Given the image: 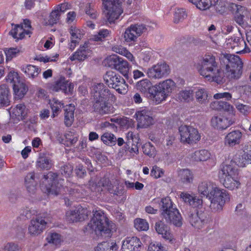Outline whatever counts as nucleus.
Returning a JSON list of instances; mask_svg holds the SVG:
<instances>
[{
	"label": "nucleus",
	"mask_w": 251,
	"mask_h": 251,
	"mask_svg": "<svg viewBox=\"0 0 251 251\" xmlns=\"http://www.w3.org/2000/svg\"><path fill=\"white\" fill-rule=\"evenodd\" d=\"M65 140L61 137L59 132L56 133V138L59 143L64 144L67 146L75 144L78 139V135L74 132L69 131L65 134Z\"/></svg>",
	"instance_id": "nucleus-33"
},
{
	"label": "nucleus",
	"mask_w": 251,
	"mask_h": 251,
	"mask_svg": "<svg viewBox=\"0 0 251 251\" xmlns=\"http://www.w3.org/2000/svg\"><path fill=\"white\" fill-rule=\"evenodd\" d=\"M181 181L185 184L192 183L194 178L193 173L189 169H181L178 172Z\"/></svg>",
	"instance_id": "nucleus-46"
},
{
	"label": "nucleus",
	"mask_w": 251,
	"mask_h": 251,
	"mask_svg": "<svg viewBox=\"0 0 251 251\" xmlns=\"http://www.w3.org/2000/svg\"><path fill=\"white\" fill-rule=\"evenodd\" d=\"M112 50L117 53L126 57L132 64L136 66L138 65L135 58L126 48L121 46L116 45L112 47Z\"/></svg>",
	"instance_id": "nucleus-37"
},
{
	"label": "nucleus",
	"mask_w": 251,
	"mask_h": 251,
	"mask_svg": "<svg viewBox=\"0 0 251 251\" xmlns=\"http://www.w3.org/2000/svg\"><path fill=\"white\" fill-rule=\"evenodd\" d=\"M160 205L162 210V215L164 218H170V213L173 212L175 210H177L176 207H174L173 202L169 197L161 199Z\"/></svg>",
	"instance_id": "nucleus-32"
},
{
	"label": "nucleus",
	"mask_w": 251,
	"mask_h": 251,
	"mask_svg": "<svg viewBox=\"0 0 251 251\" xmlns=\"http://www.w3.org/2000/svg\"><path fill=\"white\" fill-rule=\"evenodd\" d=\"M75 110V107L73 104L67 105L65 109L64 123L67 126H71L74 122Z\"/></svg>",
	"instance_id": "nucleus-41"
},
{
	"label": "nucleus",
	"mask_w": 251,
	"mask_h": 251,
	"mask_svg": "<svg viewBox=\"0 0 251 251\" xmlns=\"http://www.w3.org/2000/svg\"><path fill=\"white\" fill-rule=\"evenodd\" d=\"M21 70L29 78L32 79L37 77L41 72L38 67L32 65L23 66Z\"/></svg>",
	"instance_id": "nucleus-42"
},
{
	"label": "nucleus",
	"mask_w": 251,
	"mask_h": 251,
	"mask_svg": "<svg viewBox=\"0 0 251 251\" xmlns=\"http://www.w3.org/2000/svg\"><path fill=\"white\" fill-rule=\"evenodd\" d=\"M49 222L45 218L37 217L32 219L28 227V233L32 236H38L46 229Z\"/></svg>",
	"instance_id": "nucleus-18"
},
{
	"label": "nucleus",
	"mask_w": 251,
	"mask_h": 251,
	"mask_svg": "<svg viewBox=\"0 0 251 251\" xmlns=\"http://www.w3.org/2000/svg\"><path fill=\"white\" fill-rule=\"evenodd\" d=\"M11 112L18 119H23L26 115L27 109L24 104L20 103L12 108Z\"/></svg>",
	"instance_id": "nucleus-49"
},
{
	"label": "nucleus",
	"mask_w": 251,
	"mask_h": 251,
	"mask_svg": "<svg viewBox=\"0 0 251 251\" xmlns=\"http://www.w3.org/2000/svg\"><path fill=\"white\" fill-rule=\"evenodd\" d=\"M233 162L240 167H244L251 163V145L245 144L241 150L238 151L233 158Z\"/></svg>",
	"instance_id": "nucleus-16"
},
{
	"label": "nucleus",
	"mask_w": 251,
	"mask_h": 251,
	"mask_svg": "<svg viewBox=\"0 0 251 251\" xmlns=\"http://www.w3.org/2000/svg\"><path fill=\"white\" fill-rule=\"evenodd\" d=\"M180 198L182 201L193 208L201 209L203 208L202 200L195 194L182 192L180 194Z\"/></svg>",
	"instance_id": "nucleus-21"
},
{
	"label": "nucleus",
	"mask_w": 251,
	"mask_h": 251,
	"mask_svg": "<svg viewBox=\"0 0 251 251\" xmlns=\"http://www.w3.org/2000/svg\"><path fill=\"white\" fill-rule=\"evenodd\" d=\"M199 210L196 214H192L189 219L192 226L198 230L203 228L207 223L206 216L203 208Z\"/></svg>",
	"instance_id": "nucleus-23"
},
{
	"label": "nucleus",
	"mask_w": 251,
	"mask_h": 251,
	"mask_svg": "<svg viewBox=\"0 0 251 251\" xmlns=\"http://www.w3.org/2000/svg\"><path fill=\"white\" fill-rule=\"evenodd\" d=\"M237 110L244 116H247L251 112V106L240 103L235 104Z\"/></svg>",
	"instance_id": "nucleus-61"
},
{
	"label": "nucleus",
	"mask_w": 251,
	"mask_h": 251,
	"mask_svg": "<svg viewBox=\"0 0 251 251\" xmlns=\"http://www.w3.org/2000/svg\"><path fill=\"white\" fill-rule=\"evenodd\" d=\"M231 6L230 11L233 13L236 23L240 25H244V18L248 14L246 7L233 3Z\"/></svg>",
	"instance_id": "nucleus-24"
},
{
	"label": "nucleus",
	"mask_w": 251,
	"mask_h": 251,
	"mask_svg": "<svg viewBox=\"0 0 251 251\" xmlns=\"http://www.w3.org/2000/svg\"><path fill=\"white\" fill-rule=\"evenodd\" d=\"M226 66V75L230 78H239L242 73L243 63L238 56L230 54Z\"/></svg>",
	"instance_id": "nucleus-12"
},
{
	"label": "nucleus",
	"mask_w": 251,
	"mask_h": 251,
	"mask_svg": "<svg viewBox=\"0 0 251 251\" xmlns=\"http://www.w3.org/2000/svg\"><path fill=\"white\" fill-rule=\"evenodd\" d=\"M134 223V227L138 231H147L149 228V225L145 219L137 218Z\"/></svg>",
	"instance_id": "nucleus-57"
},
{
	"label": "nucleus",
	"mask_w": 251,
	"mask_h": 251,
	"mask_svg": "<svg viewBox=\"0 0 251 251\" xmlns=\"http://www.w3.org/2000/svg\"><path fill=\"white\" fill-rule=\"evenodd\" d=\"M155 228L156 232L162 235V237L172 244L176 242V239L171 233L169 228L161 221L155 224Z\"/></svg>",
	"instance_id": "nucleus-30"
},
{
	"label": "nucleus",
	"mask_w": 251,
	"mask_h": 251,
	"mask_svg": "<svg viewBox=\"0 0 251 251\" xmlns=\"http://www.w3.org/2000/svg\"><path fill=\"white\" fill-rule=\"evenodd\" d=\"M101 183L103 187L107 189L111 193H113L115 195H118V190L117 187V182H114L113 184L109 179L103 178L101 180Z\"/></svg>",
	"instance_id": "nucleus-55"
},
{
	"label": "nucleus",
	"mask_w": 251,
	"mask_h": 251,
	"mask_svg": "<svg viewBox=\"0 0 251 251\" xmlns=\"http://www.w3.org/2000/svg\"><path fill=\"white\" fill-rule=\"evenodd\" d=\"M198 70L200 74L208 81L220 84L225 81L224 73L218 66L215 57L210 53L202 57Z\"/></svg>",
	"instance_id": "nucleus-2"
},
{
	"label": "nucleus",
	"mask_w": 251,
	"mask_h": 251,
	"mask_svg": "<svg viewBox=\"0 0 251 251\" xmlns=\"http://www.w3.org/2000/svg\"><path fill=\"white\" fill-rule=\"evenodd\" d=\"M63 181L62 179H57V174L50 172L44 176L41 189L43 192L48 195L57 196L59 194H63L66 192V189L70 194H74L75 190L73 188L75 187V184L69 183V184L64 188L62 185Z\"/></svg>",
	"instance_id": "nucleus-3"
},
{
	"label": "nucleus",
	"mask_w": 251,
	"mask_h": 251,
	"mask_svg": "<svg viewBox=\"0 0 251 251\" xmlns=\"http://www.w3.org/2000/svg\"><path fill=\"white\" fill-rule=\"evenodd\" d=\"M37 166L44 170L50 169L52 165L51 160L46 156H40L37 161Z\"/></svg>",
	"instance_id": "nucleus-52"
},
{
	"label": "nucleus",
	"mask_w": 251,
	"mask_h": 251,
	"mask_svg": "<svg viewBox=\"0 0 251 251\" xmlns=\"http://www.w3.org/2000/svg\"><path fill=\"white\" fill-rule=\"evenodd\" d=\"M25 186L30 194H34L36 190L37 182L35 180L33 172L28 174L25 179Z\"/></svg>",
	"instance_id": "nucleus-39"
},
{
	"label": "nucleus",
	"mask_w": 251,
	"mask_h": 251,
	"mask_svg": "<svg viewBox=\"0 0 251 251\" xmlns=\"http://www.w3.org/2000/svg\"><path fill=\"white\" fill-rule=\"evenodd\" d=\"M170 72V69L165 62L157 63L149 68L146 71L147 76L151 79H161L167 76Z\"/></svg>",
	"instance_id": "nucleus-15"
},
{
	"label": "nucleus",
	"mask_w": 251,
	"mask_h": 251,
	"mask_svg": "<svg viewBox=\"0 0 251 251\" xmlns=\"http://www.w3.org/2000/svg\"><path fill=\"white\" fill-rule=\"evenodd\" d=\"M121 58L116 54H112L106 57L104 63L106 65L115 69Z\"/></svg>",
	"instance_id": "nucleus-56"
},
{
	"label": "nucleus",
	"mask_w": 251,
	"mask_h": 251,
	"mask_svg": "<svg viewBox=\"0 0 251 251\" xmlns=\"http://www.w3.org/2000/svg\"><path fill=\"white\" fill-rule=\"evenodd\" d=\"M220 182L230 190H237L240 188L241 182L237 169L230 165H224L219 172Z\"/></svg>",
	"instance_id": "nucleus-5"
},
{
	"label": "nucleus",
	"mask_w": 251,
	"mask_h": 251,
	"mask_svg": "<svg viewBox=\"0 0 251 251\" xmlns=\"http://www.w3.org/2000/svg\"><path fill=\"white\" fill-rule=\"evenodd\" d=\"M59 55L57 53H55L53 55H39L37 56L35 58V60L39 61L40 62H43L44 63H47L49 62H55L56 61V59L58 58Z\"/></svg>",
	"instance_id": "nucleus-59"
},
{
	"label": "nucleus",
	"mask_w": 251,
	"mask_h": 251,
	"mask_svg": "<svg viewBox=\"0 0 251 251\" xmlns=\"http://www.w3.org/2000/svg\"><path fill=\"white\" fill-rule=\"evenodd\" d=\"M210 108L216 111L227 112L229 115L234 116L235 110L228 102L224 101H214L211 102Z\"/></svg>",
	"instance_id": "nucleus-28"
},
{
	"label": "nucleus",
	"mask_w": 251,
	"mask_h": 251,
	"mask_svg": "<svg viewBox=\"0 0 251 251\" xmlns=\"http://www.w3.org/2000/svg\"><path fill=\"white\" fill-rule=\"evenodd\" d=\"M190 159L196 162H204L212 160L214 164V159L210 151L205 149L195 151L190 155Z\"/></svg>",
	"instance_id": "nucleus-29"
},
{
	"label": "nucleus",
	"mask_w": 251,
	"mask_h": 251,
	"mask_svg": "<svg viewBox=\"0 0 251 251\" xmlns=\"http://www.w3.org/2000/svg\"><path fill=\"white\" fill-rule=\"evenodd\" d=\"M92 54V50L88 44L85 43L75 51L70 57L71 61L78 60L79 61H84L87 58L90 57Z\"/></svg>",
	"instance_id": "nucleus-26"
},
{
	"label": "nucleus",
	"mask_w": 251,
	"mask_h": 251,
	"mask_svg": "<svg viewBox=\"0 0 251 251\" xmlns=\"http://www.w3.org/2000/svg\"><path fill=\"white\" fill-rule=\"evenodd\" d=\"M91 94L93 107L96 112L102 115L114 112L115 109L110 103L113 100L114 96L103 83L94 84L91 87Z\"/></svg>",
	"instance_id": "nucleus-1"
},
{
	"label": "nucleus",
	"mask_w": 251,
	"mask_h": 251,
	"mask_svg": "<svg viewBox=\"0 0 251 251\" xmlns=\"http://www.w3.org/2000/svg\"><path fill=\"white\" fill-rule=\"evenodd\" d=\"M145 30V27L143 25H131L126 29L123 37L126 43L134 42Z\"/></svg>",
	"instance_id": "nucleus-17"
},
{
	"label": "nucleus",
	"mask_w": 251,
	"mask_h": 251,
	"mask_svg": "<svg viewBox=\"0 0 251 251\" xmlns=\"http://www.w3.org/2000/svg\"><path fill=\"white\" fill-rule=\"evenodd\" d=\"M232 3L228 2L226 0H217L213 6L217 13L224 14L228 10H230Z\"/></svg>",
	"instance_id": "nucleus-38"
},
{
	"label": "nucleus",
	"mask_w": 251,
	"mask_h": 251,
	"mask_svg": "<svg viewBox=\"0 0 251 251\" xmlns=\"http://www.w3.org/2000/svg\"><path fill=\"white\" fill-rule=\"evenodd\" d=\"M13 88L15 97L20 99L23 98L27 91V88L25 84L23 82H18L17 84L13 85Z\"/></svg>",
	"instance_id": "nucleus-47"
},
{
	"label": "nucleus",
	"mask_w": 251,
	"mask_h": 251,
	"mask_svg": "<svg viewBox=\"0 0 251 251\" xmlns=\"http://www.w3.org/2000/svg\"><path fill=\"white\" fill-rule=\"evenodd\" d=\"M243 136L242 132L239 130H235L228 133L224 139L225 145L226 146L233 147L239 145Z\"/></svg>",
	"instance_id": "nucleus-27"
},
{
	"label": "nucleus",
	"mask_w": 251,
	"mask_h": 251,
	"mask_svg": "<svg viewBox=\"0 0 251 251\" xmlns=\"http://www.w3.org/2000/svg\"><path fill=\"white\" fill-rule=\"evenodd\" d=\"M178 130L180 142L184 144L193 145L201 140V135L198 130L192 126L181 125Z\"/></svg>",
	"instance_id": "nucleus-9"
},
{
	"label": "nucleus",
	"mask_w": 251,
	"mask_h": 251,
	"mask_svg": "<svg viewBox=\"0 0 251 251\" xmlns=\"http://www.w3.org/2000/svg\"><path fill=\"white\" fill-rule=\"evenodd\" d=\"M118 247L114 242H103L99 244L95 248V251H117Z\"/></svg>",
	"instance_id": "nucleus-45"
},
{
	"label": "nucleus",
	"mask_w": 251,
	"mask_h": 251,
	"mask_svg": "<svg viewBox=\"0 0 251 251\" xmlns=\"http://www.w3.org/2000/svg\"><path fill=\"white\" fill-rule=\"evenodd\" d=\"M137 90L139 91L143 94L149 93L151 97V92L153 89V86L148 79H143L137 82L136 85Z\"/></svg>",
	"instance_id": "nucleus-40"
},
{
	"label": "nucleus",
	"mask_w": 251,
	"mask_h": 251,
	"mask_svg": "<svg viewBox=\"0 0 251 251\" xmlns=\"http://www.w3.org/2000/svg\"><path fill=\"white\" fill-rule=\"evenodd\" d=\"M109 31L106 29H102L98 34L93 35L92 40L94 41H101L104 40L109 34Z\"/></svg>",
	"instance_id": "nucleus-62"
},
{
	"label": "nucleus",
	"mask_w": 251,
	"mask_h": 251,
	"mask_svg": "<svg viewBox=\"0 0 251 251\" xmlns=\"http://www.w3.org/2000/svg\"><path fill=\"white\" fill-rule=\"evenodd\" d=\"M115 69L121 73L125 77H127L129 70V63L123 58H121Z\"/></svg>",
	"instance_id": "nucleus-50"
},
{
	"label": "nucleus",
	"mask_w": 251,
	"mask_h": 251,
	"mask_svg": "<svg viewBox=\"0 0 251 251\" xmlns=\"http://www.w3.org/2000/svg\"><path fill=\"white\" fill-rule=\"evenodd\" d=\"M195 97L196 101L201 105H205L209 102L208 93L206 89L198 87L195 91Z\"/></svg>",
	"instance_id": "nucleus-35"
},
{
	"label": "nucleus",
	"mask_w": 251,
	"mask_h": 251,
	"mask_svg": "<svg viewBox=\"0 0 251 251\" xmlns=\"http://www.w3.org/2000/svg\"><path fill=\"white\" fill-rule=\"evenodd\" d=\"M196 7L201 10L209 9L212 4V0H189Z\"/></svg>",
	"instance_id": "nucleus-54"
},
{
	"label": "nucleus",
	"mask_w": 251,
	"mask_h": 251,
	"mask_svg": "<svg viewBox=\"0 0 251 251\" xmlns=\"http://www.w3.org/2000/svg\"><path fill=\"white\" fill-rule=\"evenodd\" d=\"M170 218H165L167 222L172 223L177 227H180L182 225V219L178 210H175L173 212L171 213Z\"/></svg>",
	"instance_id": "nucleus-48"
},
{
	"label": "nucleus",
	"mask_w": 251,
	"mask_h": 251,
	"mask_svg": "<svg viewBox=\"0 0 251 251\" xmlns=\"http://www.w3.org/2000/svg\"><path fill=\"white\" fill-rule=\"evenodd\" d=\"M224 46L228 50L235 49V52L238 53H246L250 51L246 42L241 37L233 36L227 38Z\"/></svg>",
	"instance_id": "nucleus-13"
},
{
	"label": "nucleus",
	"mask_w": 251,
	"mask_h": 251,
	"mask_svg": "<svg viewBox=\"0 0 251 251\" xmlns=\"http://www.w3.org/2000/svg\"><path fill=\"white\" fill-rule=\"evenodd\" d=\"M194 92L192 89H184L180 91L178 94V98L181 101L189 102L193 100Z\"/></svg>",
	"instance_id": "nucleus-51"
},
{
	"label": "nucleus",
	"mask_w": 251,
	"mask_h": 251,
	"mask_svg": "<svg viewBox=\"0 0 251 251\" xmlns=\"http://www.w3.org/2000/svg\"><path fill=\"white\" fill-rule=\"evenodd\" d=\"M0 251H20V249L18 244L13 242H8L3 246Z\"/></svg>",
	"instance_id": "nucleus-64"
},
{
	"label": "nucleus",
	"mask_w": 251,
	"mask_h": 251,
	"mask_svg": "<svg viewBox=\"0 0 251 251\" xmlns=\"http://www.w3.org/2000/svg\"><path fill=\"white\" fill-rule=\"evenodd\" d=\"M10 95L6 85H0V108L7 106L10 103Z\"/></svg>",
	"instance_id": "nucleus-36"
},
{
	"label": "nucleus",
	"mask_w": 251,
	"mask_h": 251,
	"mask_svg": "<svg viewBox=\"0 0 251 251\" xmlns=\"http://www.w3.org/2000/svg\"><path fill=\"white\" fill-rule=\"evenodd\" d=\"M236 89L241 96L248 97L251 96V86L249 85H239L236 87Z\"/></svg>",
	"instance_id": "nucleus-60"
},
{
	"label": "nucleus",
	"mask_w": 251,
	"mask_h": 251,
	"mask_svg": "<svg viewBox=\"0 0 251 251\" xmlns=\"http://www.w3.org/2000/svg\"><path fill=\"white\" fill-rule=\"evenodd\" d=\"M235 122V118L232 117L221 115H215L211 119V125L215 129L224 130L233 125Z\"/></svg>",
	"instance_id": "nucleus-20"
},
{
	"label": "nucleus",
	"mask_w": 251,
	"mask_h": 251,
	"mask_svg": "<svg viewBox=\"0 0 251 251\" xmlns=\"http://www.w3.org/2000/svg\"><path fill=\"white\" fill-rule=\"evenodd\" d=\"M137 122V127L148 128L155 123V115L149 108L145 107L140 108L135 113Z\"/></svg>",
	"instance_id": "nucleus-11"
},
{
	"label": "nucleus",
	"mask_w": 251,
	"mask_h": 251,
	"mask_svg": "<svg viewBox=\"0 0 251 251\" xmlns=\"http://www.w3.org/2000/svg\"><path fill=\"white\" fill-rule=\"evenodd\" d=\"M104 79L109 87L115 89L119 93L125 94L127 92V84L125 79L116 73L107 72L104 76Z\"/></svg>",
	"instance_id": "nucleus-10"
},
{
	"label": "nucleus",
	"mask_w": 251,
	"mask_h": 251,
	"mask_svg": "<svg viewBox=\"0 0 251 251\" xmlns=\"http://www.w3.org/2000/svg\"><path fill=\"white\" fill-rule=\"evenodd\" d=\"M31 26L30 21L25 19L22 25H15L14 27L10 31V34L16 39H22L25 35L31 34Z\"/></svg>",
	"instance_id": "nucleus-19"
},
{
	"label": "nucleus",
	"mask_w": 251,
	"mask_h": 251,
	"mask_svg": "<svg viewBox=\"0 0 251 251\" xmlns=\"http://www.w3.org/2000/svg\"><path fill=\"white\" fill-rule=\"evenodd\" d=\"M50 108L52 110V117L57 116L61 111L64 103L56 98H53L49 101Z\"/></svg>",
	"instance_id": "nucleus-44"
},
{
	"label": "nucleus",
	"mask_w": 251,
	"mask_h": 251,
	"mask_svg": "<svg viewBox=\"0 0 251 251\" xmlns=\"http://www.w3.org/2000/svg\"><path fill=\"white\" fill-rule=\"evenodd\" d=\"M142 243L137 237H128L123 241L122 251H139Z\"/></svg>",
	"instance_id": "nucleus-25"
},
{
	"label": "nucleus",
	"mask_w": 251,
	"mask_h": 251,
	"mask_svg": "<svg viewBox=\"0 0 251 251\" xmlns=\"http://www.w3.org/2000/svg\"><path fill=\"white\" fill-rule=\"evenodd\" d=\"M216 186V185L212 181L209 180L202 181L198 185V192L200 195L206 197V198L208 199L212 194V191Z\"/></svg>",
	"instance_id": "nucleus-31"
},
{
	"label": "nucleus",
	"mask_w": 251,
	"mask_h": 251,
	"mask_svg": "<svg viewBox=\"0 0 251 251\" xmlns=\"http://www.w3.org/2000/svg\"><path fill=\"white\" fill-rule=\"evenodd\" d=\"M70 32L71 35V40L69 44V48L71 50H73L78 44L83 33L80 29L74 26L71 27Z\"/></svg>",
	"instance_id": "nucleus-34"
},
{
	"label": "nucleus",
	"mask_w": 251,
	"mask_h": 251,
	"mask_svg": "<svg viewBox=\"0 0 251 251\" xmlns=\"http://www.w3.org/2000/svg\"><path fill=\"white\" fill-rule=\"evenodd\" d=\"M104 12L110 23H114L123 12L121 2L119 0H102Z\"/></svg>",
	"instance_id": "nucleus-8"
},
{
	"label": "nucleus",
	"mask_w": 251,
	"mask_h": 251,
	"mask_svg": "<svg viewBox=\"0 0 251 251\" xmlns=\"http://www.w3.org/2000/svg\"><path fill=\"white\" fill-rule=\"evenodd\" d=\"M210 201V208L215 211H220L226 202L230 200L228 193L224 189L216 186L208 199Z\"/></svg>",
	"instance_id": "nucleus-7"
},
{
	"label": "nucleus",
	"mask_w": 251,
	"mask_h": 251,
	"mask_svg": "<svg viewBox=\"0 0 251 251\" xmlns=\"http://www.w3.org/2000/svg\"><path fill=\"white\" fill-rule=\"evenodd\" d=\"M143 152L151 157H154L156 154V151L154 147L150 142L146 143L143 147Z\"/></svg>",
	"instance_id": "nucleus-58"
},
{
	"label": "nucleus",
	"mask_w": 251,
	"mask_h": 251,
	"mask_svg": "<svg viewBox=\"0 0 251 251\" xmlns=\"http://www.w3.org/2000/svg\"><path fill=\"white\" fill-rule=\"evenodd\" d=\"M176 88V83L171 79H167L153 85L151 97L157 104L165 100Z\"/></svg>",
	"instance_id": "nucleus-6"
},
{
	"label": "nucleus",
	"mask_w": 251,
	"mask_h": 251,
	"mask_svg": "<svg viewBox=\"0 0 251 251\" xmlns=\"http://www.w3.org/2000/svg\"><path fill=\"white\" fill-rule=\"evenodd\" d=\"M90 211L78 205L66 213V219L71 223L83 221L87 218Z\"/></svg>",
	"instance_id": "nucleus-14"
},
{
	"label": "nucleus",
	"mask_w": 251,
	"mask_h": 251,
	"mask_svg": "<svg viewBox=\"0 0 251 251\" xmlns=\"http://www.w3.org/2000/svg\"><path fill=\"white\" fill-rule=\"evenodd\" d=\"M46 240L48 243L56 247H59L63 241L62 236L55 232L49 233L46 238Z\"/></svg>",
	"instance_id": "nucleus-43"
},
{
	"label": "nucleus",
	"mask_w": 251,
	"mask_h": 251,
	"mask_svg": "<svg viewBox=\"0 0 251 251\" xmlns=\"http://www.w3.org/2000/svg\"><path fill=\"white\" fill-rule=\"evenodd\" d=\"M101 140L104 144L112 146L116 144L117 138L113 133L105 132L101 135Z\"/></svg>",
	"instance_id": "nucleus-53"
},
{
	"label": "nucleus",
	"mask_w": 251,
	"mask_h": 251,
	"mask_svg": "<svg viewBox=\"0 0 251 251\" xmlns=\"http://www.w3.org/2000/svg\"><path fill=\"white\" fill-rule=\"evenodd\" d=\"M93 216L88 224L87 229L95 232H100L110 236L111 232L116 230V225L110 221L103 211L99 209L93 211Z\"/></svg>",
	"instance_id": "nucleus-4"
},
{
	"label": "nucleus",
	"mask_w": 251,
	"mask_h": 251,
	"mask_svg": "<svg viewBox=\"0 0 251 251\" xmlns=\"http://www.w3.org/2000/svg\"><path fill=\"white\" fill-rule=\"evenodd\" d=\"M74 85L69 82L64 77H60L51 86V89L55 92L61 91L68 95H72L73 93Z\"/></svg>",
	"instance_id": "nucleus-22"
},
{
	"label": "nucleus",
	"mask_w": 251,
	"mask_h": 251,
	"mask_svg": "<svg viewBox=\"0 0 251 251\" xmlns=\"http://www.w3.org/2000/svg\"><path fill=\"white\" fill-rule=\"evenodd\" d=\"M186 17V13L183 9L179 8L175 11L174 14V22L177 23Z\"/></svg>",
	"instance_id": "nucleus-63"
}]
</instances>
